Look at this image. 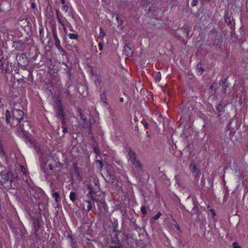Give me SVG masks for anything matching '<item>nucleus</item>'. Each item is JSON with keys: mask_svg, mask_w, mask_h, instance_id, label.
Listing matches in <instances>:
<instances>
[{"mask_svg": "<svg viewBox=\"0 0 248 248\" xmlns=\"http://www.w3.org/2000/svg\"><path fill=\"white\" fill-rule=\"evenodd\" d=\"M12 114L14 116V118H13L12 125H19L21 131L23 133V134L26 135V134L24 133V129L23 127V124H21V121L24 120L23 117L24 113L22 110L14 107L13 109Z\"/></svg>", "mask_w": 248, "mask_h": 248, "instance_id": "1", "label": "nucleus"}, {"mask_svg": "<svg viewBox=\"0 0 248 248\" xmlns=\"http://www.w3.org/2000/svg\"><path fill=\"white\" fill-rule=\"evenodd\" d=\"M186 207L187 208L186 211L189 212L188 210L191 209V214H197L198 213V202L194 199H192V200H190L189 198L187 199L186 202Z\"/></svg>", "mask_w": 248, "mask_h": 248, "instance_id": "2", "label": "nucleus"}, {"mask_svg": "<svg viewBox=\"0 0 248 248\" xmlns=\"http://www.w3.org/2000/svg\"><path fill=\"white\" fill-rule=\"evenodd\" d=\"M57 117L61 120L62 124H64V114L62 104L60 101L57 103V107L56 109Z\"/></svg>", "mask_w": 248, "mask_h": 248, "instance_id": "3", "label": "nucleus"}, {"mask_svg": "<svg viewBox=\"0 0 248 248\" xmlns=\"http://www.w3.org/2000/svg\"><path fill=\"white\" fill-rule=\"evenodd\" d=\"M5 121L7 124H9L11 127H15L17 125H12L13 118H14L13 115L11 114L10 111L8 110H6L5 113Z\"/></svg>", "mask_w": 248, "mask_h": 248, "instance_id": "4", "label": "nucleus"}, {"mask_svg": "<svg viewBox=\"0 0 248 248\" xmlns=\"http://www.w3.org/2000/svg\"><path fill=\"white\" fill-rule=\"evenodd\" d=\"M128 158L132 163L137 160L136 153L129 148L128 150Z\"/></svg>", "mask_w": 248, "mask_h": 248, "instance_id": "5", "label": "nucleus"}, {"mask_svg": "<svg viewBox=\"0 0 248 248\" xmlns=\"http://www.w3.org/2000/svg\"><path fill=\"white\" fill-rule=\"evenodd\" d=\"M96 202L99 207L101 206V207L99 208L100 212L103 213L107 212V206L105 201L97 200Z\"/></svg>", "mask_w": 248, "mask_h": 248, "instance_id": "6", "label": "nucleus"}, {"mask_svg": "<svg viewBox=\"0 0 248 248\" xmlns=\"http://www.w3.org/2000/svg\"><path fill=\"white\" fill-rule=\"evenodd\" d=\"M1 176L2 179L4 180V182H7L8 181H10L11 182L12 180L13 176L12 175L11 172H7L6 171H2L1 172Z\"/></svg>", "mask_w": 248, "mask_h": 248, "instance_id": "7", "label": "nucleus"}, {"mask_svg": "<svg viewBox=\"0 0 248 248\" xmlns=\"http://www.w3.org/2000/svg\"><path fill=\"white\" fill-rule=\"evenodd\" d=\"M106 181L108 183L113 184L115 180V176L109 171L107 170Z\"/></svg>", "mask_w": 248, "mask_h": 248, "instance_id": "8", "label": "nucleus"}, {"mask_svg": "<svg viewBox=\"0 0 248 248\" xmlns=\"http://www.w3.org/2000/svg\"><path fill=\"white\" fill-rule=\"evenodd\" d=\"M53 37L54 40L55 45L59 49H63L61 46L60 41L59 40V39L57 36L56 31L55 30H54L53 32Z\"/></svg>", "mask_w": 248, "mask_h": 248, "instance_id": "9", "label": "nucleus"}, {"mask_svg": "<svg viewBox=\"0 0 248 248\" xmlns=\"http://www.w3.org/2000/svg\"><path fill=\"white\" fill-rule=\"evenodd\" d=\"M132 164L135 166L136 173H140V172L142 170V166L139 160H137Z\"/></svg>", "mask_w": 248, "mask_h": 248, "instance_id": "10", "label": "nucleus"}, {"mask_svg": "<svg viewBox=\"0 0 248 248\" xmlns=\"http://www.w3.org/2000/svg\"><path fill=\"white\" fill-rule=\"evenodd\" d=\"M124 48L126 56L130 57L133 55V51L128 44H125L124 46Z\"/></svg>", "mask_w": 248, "mask_h": 248, "instance_id": "11", "label": "nucleus"}, {"mask_svg": "<svg viewBox=\"0 0 248 248\" xmlns=\"http://www.w3.org/2000/svg\"><path fill=\"white\" fill-rule=\"evenodd\" d=\"M33 227L35 233H36L40 229L39 221L37 219H33Z\"/></svg>", "mask_w": 248, "mask_h": 248, "instance_id": "12", "label": "nucleus"}, {"mask_svg": "<svg viewBox=\"0 0 248 248\" xmlns=\"http://www.w3.org/2000/svg\"><path fill=\"white\" fill-rule=\"evenodd\" d=\"M190 169H191V170L195 173V174H198L199 171V170L197 168L196 164H195V163H190Z\"/></svg>", "mask_w": 248, "mask_h": 248, "instance_id": "13", "label": "nucleus"}, {"mask_svg": "<svg viewBox=\"0 0 248 248\" xmlns=\"http://www.w3.org/2000/svg\"><path fill=\"white\" fill-rule=\"evenodd\" d=\"M78 111L79 113V116L80 117L82 120L83 121V123H85V122H87V118L84 117V115L81 112V109H79ZM87 126H88L87 124H84L83 127L84 128L87 127Z\"/></svg>", "mask_w": 248, "mask_h": 248, "instance_id": "14", "label": "nucleus"}, {"mask_svg": "<svg viewBox=\"0 0 248 248\" xmlns=\"http://www.w3.org/2000/svg\"><path fill=\"white\" fill-rule=\"evenodd\" d=\"M52 195L53 197L55 198V201L56 202H58L59 201L60 195L57 192L54 191V189L52 191Z\"/></svg>", "mask_w": 248, "mask_h": 248, "instance_id": "15", "label": "nucleus"}, {"mask_svg": "<svg viewBox=\"0 0 248 248\" xmlns=\"http://www.w3.org/2000/svg\"><path fill=\"white\" fill-rule=\"evenodd\" d=\"M93 152L97 155H100V151L97 145L93 144Z\"/></svg>", "mask_w": 248, "mask_h": 248, "instance_id": "16", "label": "nucleus"}, {"mask_svg": "<svg viewBox=\"0 0 248 248\" xmlns=\"http://www.w3.org/2000/svg\"><path fill=\"white\" fill-rule=\"evenodd\" d=\"M191 30V28L190 27H187L184 29V32L186 34V35L187 38H189V32Z\"/></svg>", "mask_w": 248, "mask_h": 248, "instance_id": "17", "label": "nucleus"}, {"mask_svg": "<svg viewBox=\"0 0 248 248\" xmlns=\"http://www.w3.org/2000/svg\"><path fill=\"white\" fill-rule=\"evenodd\" d=\"M69 197L72 201L74 202L77 199V195L75 192H71L70 193Z\"/></svg>", "mask_w": 248, "mask_h": 248, "instance_id": "18", "label": "nucleus"}, {"mask_svg": "<svg viewBox=\"0 0 248 248\" xmlns=\"http://www.w3.org/2000/svg\"><path fill=\"white\" fill-rule=\"evenodd\" d=\"M93 191L91 190L89 192L88 194H87V196L89 197H90L93 200V202L95 201L96 202V201H97V200L93 197Z\"/></svg>", "mask_w": 248, "mask_h": 248, "instance_id": "19", "label": "nucleus"}, {"mask_svg": "<svg viewBox=\"0 0 248 248\" xmlns=\"http://www.w3.org/2000/svg\"><path fill=\"white\" fill-rule=\"evenodd\" d=\"M224 109V107L220 103L217 107V110L218 112H223Z\"/></svg>", "mask_w": 248, "mask_h": 248, "instance_id": "20", "label": "nucleus"}, {"mask_svg": "<svg viewBox=\"0 0 248 248\" xmlns=\"http://www.w3.org/2000/svg\"><path fill=\"white\" fill-rule=\"evenodd\" d=\"M225 82H226V81H224L223 82V85L222 87V90H221L222 92L225 93L226 92V89L228 87V85L226 84Z\"/></svg>", "mask_w": 248, "mask_h": 248, "instance_id": "21", "label": "nucleus"}, {"mask_svg": "<svg viewBox=\"0 0 248 248\" xmlns=\"http://www.w3.org/2000/svg\"><path fill=\"white\" fill-rule=\"evenodd\" d=\"M116 19L117 20L118 25V26H121L122 25L123 21L122 18H120L118 15L116 16Z\"/></svg>", "mask_w": 248, "mask_h": 248, "instance_id": "22", "label": "nucleus"}, {"mask_svg": "<svg viewBox=\"0 0 248 248\" xmlns=\"http://www.w3.org/2000/svg\"><path fill=\"white\" fill-rule=\"evenodd\" d=\"M96 164L98 165V168L99 170H101L103 167V163L101 160H96Z\"/></svg>", "mask_w": 248, "mask_h": 248, "instance_id": "23", "label": "nucleus"}, {"mask_svg": "<svg viewBox=\"0 0 248 248\" xmlns=\"http://www.w3.org/2000/svg\"><path fill=\"white\" fill-rule=\"evenodd\" d=\"M86 202L88 203L87 205V212H88L90 210H91L92 208V202L90 201H87Z\"/></svg>", "mask_w": 248, "mask_h": 248, "instance_id": "24", "label": "nucleus"}, {"mask_svg": "<svg viewBox=\"0 0 248 248\" xmlns=\"http://www.w3.org/2000/svg\"><path fill=\"white\" fill-rule=\"evenodd\" d=\"M106 35V33L102 28L100 29L99 37L100 38H103Z\"/></svg>", "mask_w": 248, "mask_h": 248, "instance_id": "25", "label": "nucleus"}, {"mask_svg": "<svg viewBox=\"0 0 248 248\" xmlns=\"http://www.w3.org/2000/svg\"><path fill=\"white\" fill-rule=\"evenodd\" d=\"M69 37L71 39H78V35L74 33H69Z\"/></svg>", "mask_w": 248, "mask_h": 248, "instance_id": "26", "label": "nucleus"}, {"mask_svg": "<svg viewBox=\"0 0 248 248\" xmlns=\"http://www.w3.org/2000/svg\"><path fill=\"white\" fill-rule=\"evenodd\" d=\"M140 211L142 214H143V215H145L147 214L146 208L145 206H142L141 207Z\"/></svg>", "mask_w": 248, "mask_h": 248, "instance_id": "27", "label": "nucleus"}, {"mask_svg": "<svg viewBox=\"0 0 248 248\" xmlns=\"http://www.w3.org/2000/svg\"><path fill=\"white\" fill-rule=\"evenodd\" d=\"M59 22L62 25L64 30H66L65 27L64 26V24L62 21L61 20V19L60 18H57Z\"/></svg>", "mask_w": 248, "mask_h": 248, "instance_id": "28", "label": "nucleus"}, {"mask_svg": "<svg viewBox=\"0 0 248 248\" xmlns=\"http://www.w3.org/2000/svg\"><path fill=\"white\" fill-rule=\"evenodd\" d=\"M65 122H64V124H62V132L63 133V134H65L67 132V128L65 126Z\"/></svg>", "mask_w": 248, "mask_h": 248, "instance_id": "29", "label": "nucleus"}, {"mask_svg": "<svg viewBox=\"0 0 248 248\" xmlns=\"http://www.w3.org/2000/svg\"><path fill=\"white\" fill-rule=\"evenodd\" d=\"M197 68H198L199 69V72H201V74H202V72L203 71L204 69L203 68H202L201 67V64H197Z\"/></svg>", "mask_w": 248, "mask_h": 248, "instance_id": "30", "label": "nucleus"}, {"mask_svg": "<svg viewBox=\"0 0 248 248\" xmlns=\"http://www.w3.org/2000/svg\"><path fill=\"white\" fill-rule=\"evenodd\" d=\"M161 216V214L160 212H158L156 215L154 217V219L155 220L158 219Z\"/></svg>", "mask_w": 248, "mask_h": 248, "instance_id": "31", "label": "nucleus"}, {"mask_svg": "<svg viewBox=\"0 0 248 248\" xmlns=\"http://www.w3.org/2000/svg\"><path fill=\"white\" fill-rule=\"evenodd\" d=\"M233 248H241V247L239 246L237 243L234 242L232 244Z\"/></svg>", "mask_w": 248, "mask_h": 248, "instance_id": "32", "label": "nucleus"}, {"mask_svg": "<svg viewBox=\"0 0 248 248\" xmlns=\"http://www.w3.org/2000/svg\"><path fill=\"white\" fill-rule=\"evenodd\" d=\"M98 47L100 50H102L103 48V45L101 42L98 43Z\"/></svg>", "mask_w": 248, "mask_h": 248, "instance_id": "33", "label": "nucleus"}, {"mask_svg": "<svg viewBox=\"0 0 248 248\" xmlns=\"http://www.w3.org/2000/svg\"><path fill=\"white\" fill-rule=\"evenodd\" d=\"M62 9L64 11H65V12H67L68 11V7L67 6V5H65L62 6Z\"/></svg>", "mask_w": 248, "mask_h": 248, "instance_id": "34", "label": "nucleus"}, {"mask_svg": "<svg viewBox=\"0 0 248 248\" xmlns=\"http://www.w3.org/2000/svg\"><path fill=\"white\" fill-rule=\"evenodd\" d=\"M102 99H103V98H105V100H106L107 98H106V92H104L102 94Z\"/></svg>", "mask_w": 248, "mask_h": 248, "instance_id": "35", "label": "nucleus"}, {"mask_svg": "<svg viewBox=\"0 0 248 248\" xmlns=\"http://www.w3.org/2000/svg\"><path fill=\"white\" fill-rule=\"evenodd\" d=\"M197 2H198L197 0H193L191 3V5L192 6H196L197 5Z\"/></svg>", "mask_w": 248, "mask_h": 248, "instance_id": "36", "label": "nucleus"}, {"mask_svg": "<svg viewBox=\"0 0 248 248\" xmlns=\"http://www.w3.org/2000/svg\"><path fill=\"white\" fill-rule=\"evenodd\" d=\"M56 16H57V18H60V12L58 10H56Z\"/></svg>", "mask_w": 248, "mask_h": 248, "instance_id": "37", "label": "nucleus"}, {"mask_svg": "<svg viewBox=\"0 0 248 248\" xmlns=\"http://www.w3.org/2000/svg\"><path fill=\"white\" fill-rule=\"evenodd\" d=\"M157 78L160 80L161 78V74L159 72H157Z\"/></svg>", "mask_w": 248, "mask_h": 248, "instance_id": "38", "label": "nucleus"}, {"mask_svg": "<svg viewBox=\"0 0 248 248\" xmlns=\"http://www.w3.org/2000/svg\"><path fill=\"white\" fill-rule=\"evenodd\" d=\"M110 248H122L121 246L118 245V246H112L110 247Z\"/></svg>", "mask_w": 248, "mask_h": 248, "instance_id": "39", "label": "nucleus"}, {"mask_svg": "<svg viewBox=\"0 0 248 248\" xmlns=\"http://www.w3.org/2000/svg\"><path fill=\"white\" fill-rule=\"evenodd\" d=\"M35 7V4L34 3L32 2L31 3V7L32 8V9H34Z\"/></svg>", "mask_w": 248, "mask_h": 248, "instance_id": "40", "label": "nucleus"}, {"mask_svg": "<svg viewBox=\"0 0 248 248\" xmlns=\"http://www.w3.org/2000/svg\"><path fill=\"white\" fill-rule=\"evenodd\" d=\"M69 238L71 240L72 244H74V242H73L74 239L72 238V236H69Z\"/></svg>", "mask_w": 248, "mask_h": 248, "instance_id": "41", "label": "nucleus"}, {"mask_svg": "<svg viewBox=\"0 0 248 248\" xmlns=\"http://www.w3.org/2000/svg\"><path fill=\"white\" fill-rule=\"evenodd\" d=\"M120 101L121 102H124V98L123 97H121L120 98Z\"/></svg>", "mask_w": 248, "mask_h": 248, "instance_id": "42", "label": "nucleus"}, {"mask_svg": "<svg viewBox=\"0 0 248 248\" xmlns=\"http://www.w3.org/2000/svg\"><path fill=\"white\" fill-rule=\"evenodd\" d=\"M3 65V63L1 61V60L0 59V67L2 66Z\"/></svg>", "mask_w": 248, "mask_h": 248, "instance_id": "43", "label": "nucleus"}, {"mask_svg": "<svg viewBox=\"0 0 248 248\" xmlns=\"http://www.w3.org/2000/svg\"><path fill=\"white\" fill-rule=\"evenodd\" d=\"M49 167L50 170H52L53 167H52V166L51 165H49Z\"/></svg>", "mask_w": 248, "mask_h": 248, "instance_id": "44", "label": "nucleus"}, {"mask_svg": "<svg viewBox=\"0 0 248 248\" xmlns=\"http://www.w3.org/2000/svg\"><path fill=\"white\" fill-rule=\"evenodd\" d=\"M144 126L146 128H148V125L147 123H146L145 124H144Z\"/></svg>", "mask_w": 248, "mask_h": 248, "instance_id": "45", "label": "nucleus"}, {"mask_svg": "<svg viewBox=\"0 0 248 248\" xmlns=\"http://www.w3.org/2000/svg\"><path fill=\"white\" fill-rule=\"evenodd\" d=\"M1 100H2V99L1 98H0V106H2Z\"/></svg>", "mask_w": 248, "mask_h": 248, "instance_id": "46", "label": "nucleus"}, {"mask_svg": "<svg viewBox=\"0 0 248 248\" xmlns=\"http://www.w3.org/2000/svg\"><path fill=\"white\" fill-rule=\"evenodd\" d=\"M61 3L62 4H64L65 3V0H61Z\"/></svg>", "mask_w": 248, "mask_h": 248, "instance_id": "47", "label": "nucleus"}, {"mask_svg": "<svg viewBox=\"0 0 248 248\" xmlns=\"http://www.w3.org/2000/svg\"><path fill=\"white\" fill-rule=\"evenodd\" d=\"M211 212H213V214H214V212L213 211V210H211Z\"/></svg>", "mask_w": 248, "mask_h": 248, "instance_id": "48", "label": "nucleus"}, {"mask_svg": "<svg viewBox=\"0 0 248 248\" xmlns=\"http://www.w3.org/2000/svg\"><path fill=\"white\" fill-rule=\"evenodd\" d=\"M213 86L212 85L211 86L210 88L213 89Z\"/></svg>", "mask_w": 248, "mask_h": 248, "instance_id": "49", "label": "nucleus"}, {"mask_svg": "<svg viewBox=\"0 0 248 248\" xmlns=\"http://www.w3.org/2000/svg\"><path fill=\"white\" fill-rule=\"evenodd\" d=\"M23 122V123H25H25H27V122L26 121H24V122Z\"/></svg>", "mask_w": 248, "mask_h": 248, "instance_id": "50", "label": "nucleus"}, {"mask_svg": "<svg viewBox=\"0 0 248 248\" xmlns=\"http://www.w3.org/2000/svg\"><path fill=\"white\" fill-rule=\"evenodd\" d=\"M24 54H21L20 55V57H21V56H23Z\"/></svg>", "mask_w": 248, "mask_h": 248, "instance_id": "51", "label": "nucleus"}]
</instances>
